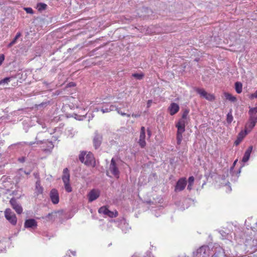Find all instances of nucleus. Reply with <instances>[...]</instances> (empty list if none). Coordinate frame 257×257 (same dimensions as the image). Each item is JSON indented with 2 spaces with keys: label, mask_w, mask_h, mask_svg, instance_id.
I'll use <instances>...</instances> for the list:
<instances>
[{
  "label": "nucleus",
  "mask_w": 257,
  "mask_h": 257,
  "mask_svg": "<svg viewBox=\"0 0 257 257\" xmlns=\"http://www.w3.org/2000/svg\"><path fill=\"white\" fill-rule=\"evenodd\" d=\"M79 160L82 163L87 166L95 167L96 166L95 159L93 154L91 152H86L84 151L81 152L79 155Z\"/></svg>",
  "instance_id": "nucleus-1"
},
{
  "label": "nucleus",
  "mask_w": 257,
  "mask_h": 257,
  "mask_svg": "<svg viewBox=\"0 0 257 257\" xmlns=\"http://www.w3.org/2000/svg\"><path fill=\"white\" fill-rule=\"evenodd\" d=\"M187 123V120L180 118L176 124V127L177 128L176 140L178 145L181 144L183 139L182 134L185 131V126Z\"/></svg>",
  "instance_id": "nucleus-2"
},
{
  "label": "nucleus",
  "mask_w": 257,
  "mask_h": 257,
  "mask_svg": "<svg viewBox=\"0 0 257 257\" xmlns=\"http://www.w3.org/2000/svg\"><path fill=\"white\" fill-rule=\"evenodd\" d=\"M114 110H115L118 114L122 116H126L128 117L131 116V114L123 112L120 110V108L119 107H118L115 105L110 104L109 103L105 102L102 103L101 111L103 113L109 112Z\"/></svg>",
  "instance_id": "nucleus-3"
},
{
  "label": "nucleus",
  "mask_w": 257,
  "mask_h": 257,
  "mask_svg": "<svg viewBox=\"0 0 257 257\" xmlns=\"http://www.w3.org/2000/svg\"><path fill=\"white\" fill-rule=\"evenodd\" d=\"M62 179L64 184L65 189L67 192H71L72 188L69 183L70 174L68 169L67 168L64 169Z\"/></svg>",
  "instance_id": "nucleus-4"
},
{
  "label": "nucleus",
  "mask_w": 257,
  "mask_h": 257,
  "mask_svg": "<svg viewBox=\"0 0 257 257\" xmlns=\"http://www.w3.org/2000/svg\"><path fill=\"white\" fill-rule=\"evenodd\" d=\"M5 217L13 225H15L17 222V218L15 214L10 208H7L5 212Z\"/></svg>",
  "instance_id": "nucleus-5"
},
{
  "label": "nucleus",
  "mask_w": 257,
  "mask_h": 257,
  "mask_svg": "<svg viewBox=\"0 0 257 257\" xmlns=\"http://www.w3.org/2000/svg\"><path fill=\"white\" fill-rule=\"evenodd\" d=\"M195 90L197 93L200 94L201 97H204L208 101H212L215 99V97L213 94L207 93L203 88H196Z\"/></svg>",
  "instance_id": "nucleus-6"
},
{
  "label": "nucleus",
  "mask_w": 257,
  "mask_h": 257,
  "mask_svg": "<svg viewBox=\"0 0 257 257\" xmlns=\"http://www.w3.org/2000/svg\"><path fill=\"white\" fill-rule=\"evenodd\" d=\"M103 140L102 135L98 131H95L92 139L93 146L95 150L98 149L101 146Z\"/></svg>",
  "instance_id": "nucleus-7"
},
{
  "label": "nucleus",
  "mask_w": 257,
  "mask_h": 257,
  "mask_svg": "<svg viewBox=\"0 0 257 257\" xmlns=\"http://www.w3.org/2000/svg\"><path fill=\"white\" fill-rule=\"evenodd\" d=\"M109 170L111 174L116 178H118L119 177L120 172L117 167V165L116 163L115 160L114 158H112L110 161V164L109 167Z\"/></svg>",
  "instance_id": "nucleus-8"
},
{
  "label": "nucleus",
  "mask_w": 257,
  "mask_h": 257,
  "mask_svg": "<svg viewBox=\"0 0 257 257\" xmlns=\"http://www.w3.org/2000/svg\"><path fill=\"white\" fill-rule=\"evenodd\" d=\"M257 122V116L249 115L248 122L245 125V128L247 132H250L255 126Z\"/></svg>",
  "instance_id": "nucleus-9"
},
{
  "label": "nucleus",
  "mask_w": 257,
  "mask_h": 257,
  "mask_svg": "<svg viewBox=\"0 0 257 257\" xmlns=\"http://www.w3.org/2000/svg\"><path fill=\"white\" fill-rule=\"evenodd\" d=\"M98 212L100 214L106 215L109 217L113 218L118 215V212L116 211L114 212L109 210L106 206H102L98 209Z\"/></svg>",
  "instance_id": "nucleus-10"
},
{
  "label": "nucleus",
  "mask_w": 257,
  "mask_h": 257,
  "mask_svg": "<svg viewBox=\"0 0 257 257\" xmlns=\"http://www.w3.org/2000/svg\"><path fill=\"white\" fill-rule=\"evenodd\" d=\"M187 185V181L185 178H181L177 181L175 187V191H181L183 190Z\"/></svg>",
  "instance_id": "nucleus-11"
},
{
  "label": "nucleus",
  "mask_w": 257,
  "mask_h": 257,
  "mask_svg": "<svg viewBox=\"0 0 257 257\" xmlns=\"http://www.w3.org/2000/svg\"><path fill=\"white\" fill-rule=\"evenodd\" d=\"M10 203L13 207V208L16 211L18 214H21L23 212V208L21 205H20L17 201V200L15 198H12Z\"/></svg>",
  "instance_id": "nucleus-12"
},
{
  "label": "nucleus",
  "mask_w": 257,
  "mask_h": 257,
  "mask_svg": "<svg viewBox=\"0 0 257 257\" xmlns=\"http://www.w3.org/2000/svg\"><path fill=\"white\" fill-rule=\"evenodd\" d=\"M50 197L54 204H57L59 202V196L58 191L56 189H52L50 193Z\"/></svg>",
  "instance_id": "nucleus-13"
},
{
  "label": "nucleus",
  "mask_w": 257,
  "mask_h": 257,
  "mask_svg": "<svg viewBox=\"0 0 257 257\" xmlns=\"http://www.w3.org/2000/svg\"><path fill=\"white\" fill-rule=\"evenodd\" d=\"M146 133L145 128L144 126H142L141 128V132L140 135V139L139 141V145L141 148H143L146 146V143L145 141Z\"/></svg>",
  "instance_id": "nucleus-14"
},
{
  "label": "nucleus",
  "mask_w": 257,
  "mask_h": 257,
  "mask_svg": "<svg viewBox=\"0 0 257 257\" xmlns=\"http://www.w3.org/2000/svg\"><path fill=\"white\" fill-rule=\"evenodd\" d=\"M100 196V191L98 190L92 189L88 194L89 202H92L97 199Z\"/></svg>",
  "instance_id": "nucleus-15"
},
{
  "label": "nucleus",
  "mask_w": 257,
  "mask_h": 257,
  "mask_svg": "<svg viewBox=\"0 0 257 257\" xmlns=\"http://www.w3.org/2000/svg\"><path fill=\"white\" fill-rule=\"evenodd\" d=\"M37 222L34 219H28L26 220L24 226L27 228H36L37 227Z\"/></svg>",
  "instance_id": "nucleus-16"
},
{
  "label": "nucleus",
  "mask_w": 257,
  "mask_h": 257,
  "mask_svg": "<svg viewBox=\"0 0 257 257\" xmlns=\"http://www.w3.org/2000/svg\"><path fill=\"white\" fill-rule=\"evenodd\" d=\"M248 133L246 130L244 131H241L238 134L236 140L235 141L234 144L235 146H238L243 140L245 136Z\"/></svg>",
  "instance_id": "nucleus-17"
},
{
  "label": "nucleus",
  "mask_w": 257,
  "mask_h": 257,
  "mask_svg": "<svg viewBox=\"0 0 257 257\" xmlns=\"http://www.w3.org/2000/svg\"><path fill=\"white\" fill-rule=\"evenodd\" d=\"M168 110L170 115H173L179 111V106L176 103L172 102L168 107Z\"/></svg>",
  "instance_id": "nucleus-18"
},
{
  "label": "nucleus",
  "mask_w": 257,
  "mask_h": 257,
  "mask_svg": "<svg viewBox=\"0 0 257 257\" xmlns=\"http://www.w3.org/2000/svg\"><path fill=\"white\" fill-rule=\"evenodd\" d=\"M253 147L252 146H249L247 149L245 151L244 154L242 159V162L245 163L247 162L250 158V154L252 152Z\"/></svg>",
  "instance_id": "nucleus-19"
},
{
  "label": "nucleus",
  "mask_w": 257,
  "mask_h": 257,
  "mask_svg": "<svg viewBox=\"0 0 257 257\" xmlns=\"http://www.w3.org/2000/svg\"><path fill=\"white\" fill-rule=\"evenodd\" d=\"M35 190H36V193H37V195L43 193V188L41 185V183H40V180H37V181L36 182Z\"/></svg>",
  "instance_id": "nucleus-20"
},
{
  "label": "nucleus",
  "mask_w": 257,
  "mask_h": 257,
  "mask_svg": "<svg viewBox=\"0 0 257 257\" xmlns=\"http://www.w3.org/2000/svg\"><path fill=\"white\" fill-rule=\"evenodd\" d=\"M224 97H225L226 99H227L231 102H235L236 101V98L229 93L224 92Z\"/></svg>",
  "instance_id": "nucleus-21"
},
{
  "label": "nucleus",
  "mask_w": 257,
  "mask_h": 257,
  "mask_svg": "<svg viewBox=\"0 0 257 257\" xmlns=\"http://www.w3.org/2000/svg\"><path fill=\"white\" fill-rule=\"evenodd\" d=\"M235 89L236 92L239 94L242 92V84L240 82H236L235 83Z\"/></svg>",
  "instance_id": "nucleus-22"
},
{
  "label": "nucleus",
  "mask_w": 257,
  "mask_h": 257,
  "mask_svg": "<svg viewBox=\"0 0 257 257\" xmlns=\"http://www.w3.org/2000/svg\"><path fill=\"white\" fill-rule=\"evenodd\" d=\"M256 113H257V106L255 107H249V109L248 110L249 115L257 116V115L256 114Z\"/></svg>",
  "instance_id": "nucleus-23"
},
{
  "label": "nucleus",
  "mask_w": 257,
  "mask_h": 257,
  "mask_svg": "<svg viewBox=\"0 0 257 257\" xmlns=\"http://www.w3.org/2000/svg\"><path fill=\"white\" fill-rule=\"evenodd\" d=\"M47 5L44 3H40L37 4V8L39 11H42L47 9Z\"/></svg>",
  "instance_id": "nucleus-24"
},
{
  "label": "nucleus",
  "mask_w": 257,
  "mask_h": 257,
  "mask_svg": "<svg viewBox=\"0 0 257 257\" xmlns=\"http://www.w3.org/2000/svg\"><path fill=\"white\" fill-rule=\"evenodd\" d=\"M144 74L143 73H133L132 76L138 80H142L144 77Z\"/></svg>",
  "instance_id": "nucleus-25"
},
{
  "label": "nucleus",
  "mask_w": 257,
  "mask_h": 257,
  "mask_svg": "<svg viewBox=\"0 0 257 257\" xmlns=\"http://www.w3.org/2000/svg\"><path fill=\"white\" fill-rule=\"evenodd\" d=\"M233 120V116L231 112V110L227 113L226 116V121L227 123H230Z\"/></svg>",
  "instance_id": "nucleus-26"
},
{
  "label": "nucleus",
  "mask_w": 257,
  "mask_h": 257,
  "mask_svg": "<svg viewBox=\"0 0 257 257\" xmlns=\"http://www.w3.org/2000/svg\"><path fill=\"white\" fill-rule=\"evenodd\" d=\"M189 110L188 109H185L184 110L183 114L182 115L181 119H184L187 120V116L189 114Z\"/></svg>",
  "instance_id": "nucleus-27"
},
{
  "label": "nucleus",
  "mask_w": 257,
  "mask_h": 257,
  "mask_svg": "<svg viewBox=\"0 0 257 257\" xmlns=\"http://www.w3.org/2000/svg\"><path fill=\"white\" fill-rule=\"evenodd\" d=\"M11 77H6L0 81V85L7 83L8 84L11 80Z\"/></svg>",
  "instance_id": "nucleus-28"
},
{
  "label": "nucleus",
  "mask_w": 257,
  "mask_h": 257,
  "mask_svg": "<svg viewBox=\"0 0 257 257\" xmlns=\"http://www.w3.org/2000/svg\"><path fill=\"white\" fill-rule=\"evenodd\" d=\"M206 248H207V247H206V246H202L200 247V248L197 250V253H198H198H201V252H203L204 253H205Z\"/></svg>",
  "instance_id": "nucleus-29"
},
{
  "label": "nucleus",
  "mask_w": 257,
  "mask_h": 257,
  "mask_svg": "<svg viewBox=\"0 0 257 257\" xmlns=\"http://www.w3.org/2000/svg\"><path fill=\"white\" fill-rule=\"evenodd\" d=\"M53 215V213H49L44 218L47 220H53L54 219Z\"/></svg>",
  "instance_id": "nucleus-30"
},
{
  "label": "nucleus",
  "mask_w": 257,
  "mask_h": 257,
  "mask_svg": "<svg viewBox=\"0 0 257 257\" xmlns=\"http://www.w3.org/2000/svg\"><path fill=\"white\" fill-rule=\"evenodd\" d=\"M24 10L26 11L27 13L30 14H34V11L31 8H24Z\"/></svg>",
  "instance_id": "nucleus-31"
},
{
  "label": "nucleus",
  "mask_w": 257,
  "mask_h": 257,
  "mask_svg": "<svg viewBox=\"0 0 257 257\" xmlns=\"http://www.w3.org/2000/svg\"><path fill=\"white\" fill-rule=\"evenodd\" d=\"M21 33L19 32L18 33L15 37L14 38V39L12 41V42H13L15 44L16 43L18 39L21 36Z\"/></svg>",
  "instance_id": "nucleus-32"
},
{
  "label": "nucleus",
  "mask_w": 257,
  "mask_h": 257,
  "mask_svg": "<svg viewBox=\"0 0 257 257\" xmlns=\"http://www.w3.org/2000/svg\"><path fill=\"white\" fill-rule=\"evenodd\" d=\"M194 181V177L193 176H190L188 178V184L193 185Z\"/></svg>",
  "instance_id": "nucleus-33"
},
{
  "label": "nucleus",
  "mask_w": 257,
  "mask_h": 257,
  "mask_svg": "<svg viewBox=\"0 0 257 257\" xmlns=\"http://www.w3.org/2000/svg\"><path fill=\"white\" fill-rule=\"evenodd\" d=\"M254 98H257V90L254 93L250 94V95L249 96V98L251 99Z\"/></svg>",
  "instance_id": "nucleus-34"
},
{
  "label": "nucleus",
  "mask_w": 257,
  "mask_h": 257,
  "mask_svg": "<svg viewBox=\"0 0 257 257\" xmlns=\"http://www.w3.org/2000/svg\"><path fill=\"white\" fill-rule=\"evenodd\" d=\"M5 60V56L4 54L0 55V65H2Z\"/></svg>",
  "instance_id": "nucleus-35"
},
{
  "label": "nucleus",
  "mask_w": 257,
  "mask_h": 257,
  "mask_svg": "<svg viewBox=\"0 0 257 257\" xmlns=\"http://www.w3.org/2000/svg\"><path fill=\"white\" fill-rule=\"evenodd\" d=\"M141 112H138V113H133L132 114V116L136 118L139 117L141 116Z\"/></svg>",
  "instance_id": "nucleus-36"
},
{
  "label": "nucleus",
  "mask_w": 257,
  "mask_h": 257,
  "mask_svg": "<svg viewBox=\"0 0 257 257\" xmlns=\"http://www.w3.org/2000/svg\"><path fill=\"white\" fill-rule=\"evenodd\" d=\"M152 103V100H148L147 104V107L149 108L151 106Z\"/></svg>",
  "instance_id": "nucleus-37"
},
{
  "label": "nucleus",
  "mask_w": 257,
  "mask_h": 257,
  "mask_svg": "<svg viewBox=\"0 0 257 257\" xmlns=\"http://www.w3.org/2000/svg\"><path fill=\"white\" fill-rule=\"evenodd\" d=\"M237 159H236V160H235L234 161V162H233V165H232V166L230 168V171H232L233 170L234 167V166H235V165L236 163H237Z\"/></svg>",
  "instance_id": "nucleus-38"
},
{
  "label": "nucleus",
  "mask_w": 257,
  "mask_h": 257,
  "mask_svg": "<svg viewBox=\"0 0 257 257\" xmlns=\"http://www.w3.org/2000/svg\"><path fill=\"white\" fill-rule=\"evenodd\" d=\"M34 175L35 176L36 178H37L38 180H40L39 173H34Z\"/></svg>",
  "instance_id": "nucleus-39"
},
{
  "label": "nucleus",
  "mask_w": 257,
  "mask_h": 257,
  "mask_svg": "<svg viewBox=\"0 0 257 257\" xmlns=\"http://www.w3.org/2000/svg\"><path fill=\"white\" fill-rule=\"evenodd\" d=\"M14 44H15V43H14L13 42L11 41V42H10V43L8 44V48H10V47H11L12 46H13Z\"/></svg>",
  "instance_id": "nucleus-40"
},
{
  "label": "nucleus",
  "mask_w": 257,
  "mask_h": 257,
  "mask_svg": "<svg viewBox=\"0 0 257 257\" xmlns=\"http://www.w3.org/2000/svg\"><path fill=\"white\" fill-rule=\"evenodd\" d=\"M25 158L24 157H22V158H19V161L20 162H22V163H23L25 162Z\"/></svg>",
  "instance_id": "nucleus-41"
},
{
  "label": "nucleus",
  "mask_w": 257,
  "mask_h": 257,
  "mask_svg": "<svg viewBox=\"0 0 257 257\" xmlns=\"http://www.w3.org/2000/svg\"><path fill=\"white\" fill-rule=\"evenodd\" d=\"M192 185L188 184V186H187V189L189 190H191L192 189Z\"/></svg>",
  "instance_id": "nucleus-42"
},
{
  "label": "nucleus",
  "mask_w": 257,
  "mask_h": 257,
  "mask_svg": "<svg viewBox=\"0 0 257 257\" xmlns=\"http://www.w3.org/2000/svg\"><path fill=\"white\" fill-rule=\"evenodd\" d=\"M47 142H48L49 144H50V147L51 149H52V148H53L54 146H53V144H52V142H51V141H47Z\"/></svg>",
  "instance_id": "nucleus-43"
},
{
  "label": "nucleus",
  "mask_w": 257,
  "mask_h": 257,
  "mask_svg": "<svg viewBox=\"0 0 257 257\" xmlns=\"http://www.w3.org/2000/svg\"><path fill=\"white\" fill-rule=\"evenodd\" d=\"M148 135L149 136H151V131L150 130H147Z\"/></svg>",
  "instance_id": "nucleus-44"
},
{
  "label": "nucleus",
  "mask_w": 257,
  "mask_h": 257,
  "mask_svg": "<svg viewBox=\"0 0 257 257\" xmlns=\"http://www.w3.org/2000/svg\"><path fill=\"white\" fill-rule=\"evenodd\" d=\"M128 103L127 102H125V104H123L124 107H127L128 106Z\"/></svg>",
  "instance_id": "nucleus-45"
},
{
  "label": "nucleus",
  "mask_w": 257,
  "mask_h": 257,
  "mask_svg": "<svg viewBox=\"0 0 257 257\" xmlns=\"http://www.w3.org/2000/svg\"><path fill=\"white\" fill-rule=\"evenodd\" d=\"M44 143V141H41L38 142H37V144H43V143Z\"/></svg>",
  "instance_id": "nucleus-46"
},
{
  "label": "nucleus",
  "mask_w": 257,
  "mask_h": 257,
  "mask_svg": "<svg viewBox=\"0 0 257 257\" xmlns=\"http://www.w3.org/2000/svg\"><path fill=\"white\" fill-rule=\"evenodd\" d=\"M71 253H72V254L73 255H76V252L75 251H72Z\"/></svg>",
  "instance_id": "nucleus-47"
},
{
  "label": "nucleus",
  "mask_w": 257,
  "mask_h": 257,
  "mask_svg": "<svg viewBox=\"0 0 257 257\" xmlns=\"http://www.w3.org/2000/svg\"><path fill=\"white\" fill-rule=\"evenodd\" d=\"M65 257H71L70 255L69 254H66Z\"/></svg>",
  "instance_id": "nucleus-48"
},
{
  "label": "nucleus",
  "mask_w": 257,
  "mask_h": 257,
  "mask_svg": "<svg viewBox=\"0 0 257 257\" xmlns=\"http://www.w3.org/2000/svg\"><path fill=\"white\" fill-rule=\"evenodd\" d=\"M44 83L46 85H48V83L46 82H44Z\"/></svg>",
  "instance_id": "nucleus-49"
},
{
  "label": "nucleus",
  "mask_w": 257,
  "mask_h": 257,
  "mask_svg": "<svg viewBox=\"0 0 257 257\" xmlns=\"http://www.w3.org/2000/svg\"><path fill=\"white\" fill-rule=\"evenodd\" d=\"M34 144V143H31V145H33Z\"/></svg>",
  "instance_id": "nucleus-50"
},
{
  "label": "nucleus",
  "mask_w": 257,
  "mask_h": 257,
  "mask_svg": "<svg viewBox=\"0 0 257 257\" xmlns=\"http://www.w3.org/2000/svg\"><path fill=\"white\" fill-rule=\"evenodd\" d=\"M256 224V226L257 227V222L256 223V224Z\"/></svg>",
  "instance_id": "nucleus-51"
}]
</instances>
